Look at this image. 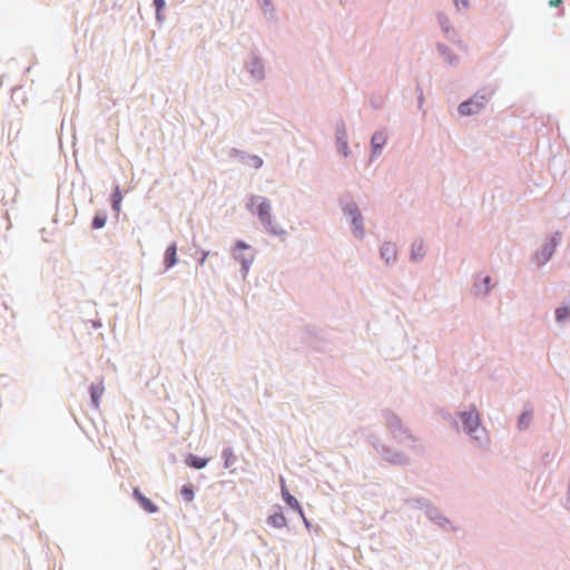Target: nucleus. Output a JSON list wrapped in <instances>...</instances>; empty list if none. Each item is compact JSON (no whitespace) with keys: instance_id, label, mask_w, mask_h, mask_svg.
Segmentation results:
<instances>
[{"instance_id":"18","label":"nucleus","mask_w":570,"mask_h":570,"mask_svg":"<svg viewBox=\"0 0 570 570\" xmlns=\"http://www.w3.org/2000/svg\"><path fill=\"white\" fill-rule=\"evenodd\" d=\"M351 215H352V218H353V224L355 226V232H358L360 235L362 236L363 235V230L361 228V225L357 223L358 219L361 220L360 213L356 209H354V210H351Z\"/></svg>"},{"instance_id":"1","label":"nucleus","mask_w":570,"mask_h":570,"mask_svg":"<svg viewBox=\"0 0 570 570\" xmlns=\"http://www.w3.org/2000/svg\"><path fill=\"white\" fill-rule=\"evenodd\" d=\"M250 206L256 208V214L265 227L273 234L282 235L284 230L272 222L271 203L268 199L261 196H253L250 198Z\"/></svg>"},{"instance_id":"8","label":"nucleus","mask_w":570,"mask_h":570,"mask_svg":"<svg viewBox=\"0 0 570 570\" xmlns=\"http://www.w3.org/2000/svg\"><path fill=\"white\" fill-rule=\"evenodd\" d=\"M386 142V135L382 131H377L372 136V147L374 150V154L381 151L383 146Z\"/></svg>"},{"instance_id":"29","label":"nucleus","mask_w":570,"mask_h":570,"mask_svg":"<svg viewBox=\"0 0 570 570\" xmlns=\"http://www.w3.org/2000/svg\"><path fill=\"white\" fill-rule=\"evenodd\" d=\"M484 282L488 284L490 282V277H485Z\"/></svg>"},{"instance_id":"14","label":"nucleus","mask_w":570,"mask_h":570,"mask_svg":"<svg viewBox=\"0 0 570 570\" xmlns=\"http://www.w3.org/2000/svg\"><path fill=\"white\" fill-rule=\"evenodd\" d=\"M90 391H91L92 402H94L95 406L97 407L99 405V400L104 393V387L100 385H92Z\"/></svg>"},{"instance_id":"3","label":"nucleus","mask_w":570,"mask_h":570,"mask_svg":"<svg viewBox=\"0 0 570 570\" xmlns=\"http://www.w3.org/2000/svg\"><path fill=\"white\" fill-rule=\"evenodd\" d=\"M483 107V102L478 98L473 97L469 101H464L459 106V112L463 116H469L478 112Z\"/></svg>"},{"instance_id":"9","label":"nucleus","mask_w":570,"mask_h":570,"mask_svg":"<svg viewBox=\"0 0 570 570\" xmlns=\"http://www.w3.org/2000/svg\"><path fill=\"white\" fill-rule=\"evenodd\" d=\"M268 524H271L274 528L281 529L286 527V518L282 512H275L272 515L268 517Z\"/></svg>"},{"instance_id":"13","label":"nucleus","mask_w":570,"mask_h":570,"mask_svg":"<svg viewBox=\"0 0 570 570\" xmlns=\"http://www.w3.org/2000/svg\"><path fill=\"white\" fill-rule=\"evenodd\" d=\"M122 202V195L120 191L119 186H116L115 191L112 194V208L119 213L120 212V204Z\"/></svg>"},{"instance_id":"5","label":"nucleus","mask_w":570,"mask_h":570,"mask_svg":"<svg viewBox=\"0 0 570 570\" xmlns=\"http://www.w3.org/2000/svg\"><path fill=\"white\" fill-rule=\"evenodd\" d=\"M236 250H237V253L235 254V257H236L237 259H239V261L242 262V264H243L244 268H245V269H247V268H248V265H249V264L253 262V259H254V255H253V253H250V252H249L247 255H245V254H243V253H239L240 250H249V247H248L246 244H244L243 242H238V243L236 244Z\"/></svg>"},{"instance_id":"11","label":"nucleus","mask_w":570,"mask_h":570,"mask_svg":"<svg viewBox=\"0 0 570 570\" xmlns=\"http://www.w3.org/2000/svg\"><path fill=\"white\" fill-rule=\"evenodd\" d=\"M186 463L191 468L203 469L207 465L208 460L190 454L187 456Z\"/></svg>"},{"instance_id":"4","label":"nucleus","mask_w":570,"mask_h":570,"mask_svg":"<svg viewBox=\"0 0 570 570\" xmlns=\"http://www.w3.org/2000/svg\"><path fill=\"white\" fill-rule=\"evenodd\" d=\"M281 489H282V495H283V499L285 500V502L291 507L293 508L294 510H296L299 515L305 520V517H304V512L298 503V501L295 499V497H293L286 489V485H285V481L284 479L282 478L281 479Z\"/></svg>"},{"instance_id":"10","label":"nucleus","mask_w":570,"mask_h":570,"mask_svg":"<svg viewBox=\"0 0 570 570\" xmlns=\"http://www.w3.org/2000/svg\"><path fill=\"white\" fill-rule=\"evenodd\" d=\"M177 262V248L176 245H170L165 253V265L167 268L174 266Z\"/></svg>"},{"instance_id":"28","label":"nucleus","mask_w":570,"mask_h":570,"mask_svg":"<svg viewBox=\"0 0 570 570\" xmlns=\"http://www.w3.org/2000/svg\"><path fill=\"white\" fill-rule=\"evenodd\" d=\"M460 2H463L464 6L468 4V0H460Z\"/></svg>"},{"instance_id":"23","label":"nucleus","mask_w":570,"mask_h":570,"mask_svg":"<svg viewBox=\"0 0 570 570\" xmlns=\"http://www.w3.org/2000/svg\"><path fill=\"white\" fill-rule=\"evenodd\" d=\"M531 420V414L529 413H523L522 416L520 417V424H528Z\"/></svg>"},{"instance_id":"24","label":"nucleus","mask_w":570,"mask_h":570,"mask_svg":"<svg viewBox=\"0 0 570 570\" xmlns=\"http://www.w3.org/2000/svg\"><path fill=\"white\" fill-rule=\"evenodd\" d=\"M554 246H556V244H553L549 248H544V255H546L544 261H548L551 257Z\"/></svg>"},{"instance_id":"2","label":"nucleus","mask_w":570,"mask_h":570,"mask_svg":"<svg viewBox=\"0 0 570 570\" xmlns=\"http://www.w3.org/2000/svg\"><path fill=\"white\" fill-rule=\"evenodd\" d=\"M461 417L463 420L464 430L468 433H473L478 429L480 424V417L475 410L462 413Z\"/></svg>"},{"instance_id":"16","label":"nucleus","mask_w":570,"mask_h":570,"mask_svg":"<svg viewBox=\"0 0 570 570\" xmlns=\"http://www.w3.org/2000/svg\"><path fill=\"white\" fill-rule=\"evenodd\" d=\"M181 495L186 501H193L194 500V490L190 485H184L180 490Z\"/></svg>"},{"instance_id":"17","label":"nucleus","mask_w":570,"mask_h":570,"mask_svg":"<svg viewBox=\"0 0 570 570\" xmlns=\"http://www.w3.org/2000/svg\"><path fill=\"white\" fill-rule=\"evenodd\" d=\"M337 147H338V151L341 154H343V156L346 157L348 155V146H347V141L345 140L344 137L337 138Z\"/></svg>"},{"instance_id":"6","label":"nucleus","mask_w":570,"mask_h":570,"mask_svg":"<svg viewBox=\"0 0 570 570\" xmlns=\"http://www.w3.org/2000/svg\"><path fill=\"white\" fill-rule=\"evenodd\" d=\"M134 497L138 500L141 508L147 511L148 513H155L157 512L158 508L157 505L148 498H146L139 489H134Z\"/></svg>"},{"instance_id":"27","label":"nucleus","mask_w":570,"mask_h":570,"mask_svg":"<svg viewBox=\"0 0 570 570\" xmlns=\"http://www.w3.org/2000/svg\"><path fill=\"white\" fill-rule=\"evenodd\" d=\"M460 2H463L464 6L468 4V0H460Z\"/></svg>"},{"instance_id":"19","label":"nucleus","mask_w":570,"mask_h":570,"mask_svg":"<svg viewBox=\"0 0 570 570\" xmlns=\"http://www.w3.org/2000/svg\"><path fill=\"white\" fill-rule=\"evenodd\" d=\"M106 224V216L105 215H96L92 219V227L95 229L102 228Z\"/></svg>"},{"instance_id":"22","label":"nucleus","mask_w":570,"mask_h":570,"mask_svg":"<svg viewBox=\"0 0 570 570\" xmlns=\"http://www.w3.org/2000/svg\"><path fill=\"white\" fill-rule=\"evenodd\" d=\"M250 165L255 168H259L263 165V160L258 156H253L250 158Z\"/></svg>"},{"instance_id":"12","label":"nucleus","mask_w":570,"mask_h":570,"mask_svg":"<svg viewBox=\"0 0 570 570\" xmlns=\"http://www.w3.org/2000/svg\"><path fill=\"white\" fill-rule=\"evenodd\" d=\"M224 465L226 469L232 468L236 462V456L232 449H225L223 452Z\"/></svg>"},{"instance_id":"15","label":"nucleus","mask_w":570,"mask_h":570,"mask_svg":"<svg viewBox=\"0 0 570 570\" xmlns=\"http://www.w3.org/2000/svg\"><path fill=\"white\" fill-rule=\"evenodd\" d=\"M556 318L558 322H563L570 318V308L562 306L556 309Z\"/></svg>"},{"instance_id":"7","label":"nucleus","mask_w":570,"mask_h":570,"mask_svg":"<svg viewBox=\"0 0 570 570\" xmlns=\"http://www.w3.org/2000/svg\"><path fill=\"white\" fill-rule=\"evenodd\" d=\"M381 255L387 263L395 261L396 246L392 243H385L381 248Z\"/></svg>"},{"instance_id":"20","label":"nucleus","mask_w":570,"mask_h":570,"mask_svg":"<svg viewBox=\"0 0 570 570\" xmlns=\"http://www.w3.org/2000/svg\"><path fill=\"white\" fill-rule=\"evenodd\" d=\"M423 256V244L422 243H414L412 247V257L414 259Z\"/></svg>"},{"instance_id":"26","label":"nucleus","mask_w":570,"mask_h":570,"mask_svg":"<svg viewBox=\"0 0 570 570\" xmlns=\"http://www.w3.org/2000/svg\"><path fill=\"white\" fill-rule=\"evenodd\" d=\"M391 462H394V463H402L405 461L404 458L397 455L396 458H393V459H390Z\"/></svg>"},{"instance_id":"21","label":"nucleus","mask_w":570,"mask_h":570,"mask_svg":"<svg viewBox=\"0 0 570 570\" xmlns=\"http://www.w3.org/2000/svg\"><path fill=\"white\" fill-rule=\"evenodd\" d=\"M154 4L156 7V12H157V17H159L160 14V11L164 9L165 7V0H154Z\"/></svg>"},{"instance_id":"25","label":"nucleus","mask_w":570,"mask_h":570,"mask_svg":"<svg viewBox=\"0 0 570 570\" xmlns=\"http://www.w3.org/2000/svg\"><path fill=\"white\" fill-rule=\"evenodd\" d=\"M563 0H550L549 6L550 7H558L562 3Z\"/></svg>"}]
</instances>
